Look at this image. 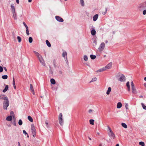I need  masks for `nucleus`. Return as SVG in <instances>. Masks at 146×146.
Returning <instances> with one entry per match:
<instances>
[{
    "mask_svg": "<svg viewBox=\"0 0 146 146\" xmlns=\"http://www.w3.org/2000/svg\"><path fill=\"white\" fill-rule=\"evenodd\" d=\"M108 127L109 130V132L108 133L109 136L111 139H114L115 137L114 134L109 126H108Z\"/></svg>",
    "mask_w": 146,
    "mask_h": 146,
    "instance_id": "f257e3e1",
    "label": "nucleus"
},
{
    "mask_svg": "<svg viewBox=\"0 0 146 146\" xmlns=\"http://www.w3.org/2000/svg\"><path fill=\"white\" fill-rule=\"evenodd\" d=\"M62 114L60 113L58 116V121L60 124L62 126H63L64 124V120L62 117Z\"/></svg>",
    "mask_w": 146,
    "mask_h": 146,
    "instance_id": "f03ea898",
    "label": "nucleus"
},
{
    "mask_svg": "<svg viewBox=\"0 0 146 146\" xmlns=\"http://www.w3.org/2000/svg\"><path fill=\"white\" fill-rule=\"evenodd\" d=\"M9 101H4L3 103V108L4 109L7 110V107L9 106Z\"/></svg>",
    "mask_w": 146,
    "mask_h": 146,
    "instance_id": "7ed1b4c3",
    "label": "nucleus"
},
{
    "mask_svg": "<svg viewBox=\"0 0 146 146\" xmlns=\"http://www.w3.org/2000/svg\"><path fill=\"white\" fill-rule=\"evenodd\" d=\"M105 48V43L104 42H102L100 44L98 49L100 52L102 51Z\"/></svg>",
    "mask_w": 146,
    "mask_h": 146,
    "instance_id": "20e7f679",
    "label": "nucleus"
},
{
    "mask_svg": "<svg viewBox=\"0 0 146 146\" xmlns=\"http://www.w3.org/2000/svg\"><path fill=\"white\" fill-rule=\"evenodd\" d=\"M37 58L40 63H41L43 66H45V64L41 55H40V56H39V57H37Z\"/></svg>",
    "mask_w": 146,
    "mask_h": 146,
    "instance_id": "39448f33",
    "label": "nucleus"
},
{
    "mask_svg": "<svg viewBox=\"0 0 146 146\" xmlns=\"http://www.w3.org/2000/svg\"><path fill=\"white\" fill-rule=\"evenodd\" d=\"M120 77L119 79V80L121 82L124 81L125 80V78L124 75L121 74L120 75Z\"/></svg>",
    "mask_w": 146,
    "mask_h": 146,
    "instance_id": "423d86ee",
    "label": "nucleus"
},
{
    "mask_svg": "<svg viewBox=\"0 0 146 146\" xmlns=\"http://www.w3.org/2000/svg\"><path fill=\"white\" fill-rule=\"evenodd\" d=\"M55 19L58 22H62L64 21L63 19L59 16H55Z\"/></svg>",
    "mask_w": 146,
    "mask_h": 146,
    "instance_id": "0eeeda50",
    "label": "nucleus"
},
{
    "mask_svg": "<svg viewBox=\"0 0 146 146\" xmlns=\"http://www.w3.org/2000/svg\"><path fill=\"white\" fill-rule=\"evenodd\" d=\"M112 62H111L107 64L105 67H104L106 70L107 69H110L112 65Z\"/></svg>",
    "mask_w": 146,
    "mask_h": 146,
    "instance_id": "6e6552de",
    "label": "nucleus"
},
{
    "mask_svg": "<svg viewBox=\"0 0 146 146\" xmlns=\"http://www.w3.org/2000/svg\"><path fill=\"white\" fill-rule=\"evenodd\" d=\"M0 100H8V99L6 96L4 95H0Z\"/></svg>",
    "mask_w": 146,
    "mask_h": 146,
    "instance_id": "1a4fd4ad",
    "label": "nucleus"
},
{
    "mask_svg": "<svg viewBox=\"0 0 146 146\" xmlns=\"http://www.w3.org/2000/svg\"><path fill=\"white\" fill-rule=\"evenodd\" d=\"M88 138L89 139L90 141H88V143H90V145H92L93 144L94 141V139H92L89 137H88Z\"/></svg>",
    "mask_w": 146,
    "mask_h": 146,
    "instance_id": "9d476101",
    "label": "nucleus"
},
{
    "mask_svg": "<svg viewBox=\"0 0 146 146\" xmlns=\"http://www.w3.org/2000/svg\"><path fill=\"white\" fill-rule=\"evenodd\" d=\"M31 130L32 133L36 132V129L33 124H32L31 125Z\"/></svg>",
    "mask_w": 146,
    "mask_h": 146,
    "instance_id": "9b49d317",
    "label": "nucleus"
},
{
    "mask_svg": "<svg viewBox=\"0 0 146 146\" xmlns=\"http://www.w3.org/2000/svg\"><path fill=\"white\" fill-rule=\"evenodd\" d=\"M13 15V17L15 20H17V17L16 12H12Z\"/></svg>",
    "mask_w": 146,
    "mask_h": 146,
    "instance_id": "f8f14e48",
    "label": "nucleus"
},
{
    "mask_svg": "<svg viewBox=\"0 0 146 146\" xmlns=\"http://www.w3.org/2000/svg\"><path fill=\"white\" fill-rule=\"evenodd\" d=\"M98 14H96L95 15L94 17H93V20L94 21H96L98 18Z\"/></svg>",
    "mask_w": 146,
    "mask_h": 146,
    "instance_id": "ddd939ff",
    "label": "nucleus"
},
{
    "mask_svg": "<svg viewBox=\"0 0 146 146\" xmlns=\"http://www.w3.org/2000/svg\"><path fill=\"white\" fill-rule=\"evenodd\" d=\"M132 92L133 94H136L137 93L136 90L135 89V86L131 88Z\"/></svg>",
    "mask_w": 146,
    "mask_h": 146,
    "instance_id": "4468645a",
    "label": "nucleus"
},
{
    "mask_svg": "<svg viewBox=\"0 0 146 146\" xmlns=\"http://www.w3.org/2000/svg\"><path fill=\"white\" fill-rule=\"evenodd\" d=\"M11 11L12 12H15V7L13 5V4H12L11 5Z\"/></svg>",
    "mask_w": 146,
    "mask_h": 146,
    "instance_id": "2eb2a0df",
    "label": "nucleus"
},
{
    "mask_svg": "<svg viewBox=\"0 0 146 146\" xmlns=\"http://www.w3.org/2000/svg\"><path fill=\"white\" fill-rule=\"evenodd\" d=\"M105 70H106L105 69L104 67L103 68H102L100 69L99 70H97L96 71V72H103V71H104Z\"/></svg>",
    "mask_w": 146,
    "mask_h": 146,
    "instance_id": "dca6fc26",
    "label": "nucleus"
},
{
    "mask_svg": "<svg viewBox=\"0 0 146 146\" xmlns=\"http://www.w3.org/2000/svg\"><path fill=\"white\" fill-rule=\"evenodd\" d=\"M9 88V86L8 85H5V88L3 90V92H6L7 90H8Z\"/></svg>",
    "mask_w": 146,
    "mask_h": 146,
    "instance_id": "f3484780",
    "label": "nucleus"
},
{
    "mask_svg": "<svg viewBox=\"0 0 146 146\" xmlns=\"http://www.w3.org/2000/svg\"><path fill=\"white\" fill-rule=\"evenodd\" d=\"M12 119V117L11 116H10L7 117L6 119V120L9 121H11Z\"/></svg>",
    "mask_w": 146,
    "mask_h": 146,
    "instance_id": "a211bd4d",
    "label": "nucleus"
},
{
    "mask_svg": "<svg viewBox=\"0 0 146 146\" xmlns=\"http://www.w3.org/2000/svg\"><path fill=\"white\" fill-rule=\"evenodd\" d=\"M141 7H142L144 8H146V1L143 3L140 6Z\"/></svg>",
    "mask_w": 146,
    "mask_h": 146,
    "instance_id": "6ab92c4d",
    "label": "nucleus"
},
{
    "mask_svg": "<svg viewBox=\"0 0 146 146\" xmlns=\"http://www.w3.org/2000/svg\"><path fill=\"white\" fill-rule=\"evenodd\" d=\"M46 44H47V46L48 47H50L51 46V45L50 42H49V41L48 40H46Z\"/></svg>",
    "mask_w": 146,
    "mask_h": 146,
    "instance_id": "aec40b11",
    "label": "nucleus"
},
{
    "mask_svg": "<svg viewBox=\"0 0 146 146\" xmlns=\"http://www.w3.org/2000/svg\"><path fill=\"white\" fill-rule=\"evenodd\" d=\"M122 106V104L121 102H118L117 104V108H120Z\"/></svg>",
    "mask_w": 146,
    "mask_h": 146,
    "instance_id": "412c9836",
    "label": "nucleus"
},
{
    "mask_svg": "<svg viewBox=\"0 0 146 146\" xmlns=\"http://www.w3.org/2000/svg\"><path fill=\"white\" fill-rule=\"evenodd\" d=\"M91 33L92 35H95L96 34V31L94 29L92 30L91 31Z\"/></svg>",
    "mask_w": 146,
    "mask_h": 146,
    "instance_id": "4be33fe9",
    "label": "nucleus"
},
{
    "mask_svg": "<svg viewBox=\"0 0 146 146\" xmlns=\"http://www.w3.org/2000/svg\"><path fill=\"white\" fill-rule=\"evenodd\" d=\"M50 82L51 84H56L55 80L53 78H52L50 80Z\"/></svg>",
    "mask_w": 146,
    "mask_h": 146,
    "instance_id": "5701e85b",
    "label": "nucleus"
},
{
    "mask_svg": "<svg viewBox=\"0 0 146 146\" xmlns=\"http://www.w3.org/2000/svg\"><path fill=\"white\" fill-rule=\"evenodd\" d=\"M111 88L110 87H109L108 88L107 91L106 92V94L107 95H108L110 94V92L111 91Z\"/></svg>",
    "mask_w": 146,
    "mask_h": 146,
    "instance_id": "b1692460",
    "label": "nucleus"
},
{
    "mask_svg": "<svg viewBox=\"0 0 146 146\" xmlns=\"http://www.w3.org/2000/svg\"><path fill=\"white\" fill-rule=\"evenodd\" d=\"M33 52L36 55L37 57H39V56H40V55H41L38 52L34 50L33 51Z\"/></svg>",
    "mask_w": 146,
    "mask_h": 146,
    "instance_id": "393cba45",
    "label": "nucleus"
},
{
    "mask_svg": "<svg viewBox=\"0 0 146 146\" xmlns=\"http://www.w3.org/2000/svg\"><path fill=\"white\" fill-rule=\"evenodd\" d=\"M33 52L36 55L37 57H39V56H40V55H41L38 52L34 50L33 51Z\"/></svg>",
    "mask_w": 146,
    "mask_h": 146,
    "instance_id": "a878e982",
    "label": "nucleus"
},
{
    "mask_svg": "<svg viewBox=\"0 0 146 146\" xmlns=\"http://www.w3.org/2000/svg\"><path fill=\"white\" fill-rule=\"evenodd\" d=\"M33 52L36 55L37 57H39V56H40V55H41L38 52L34 50L33 51Z\"/></svg>",
    "mask_w": 146,
    "mask_h": 146,
    "instance_id": "bb28decb",
    "label": "nucleus"
},
{
    "mask_svg": "<svg viewBox=\"0 0 146 146\" xmlns=\"http://www.w3.org/2000/svg\"><path fill=\"white\" fill-rule=\"evenodd\" d=\"M30 88L31 90L32 91L33 94H34V90L33 89V85H32L31 84H30Z\"/></svg>",
    "mask_w": 146,
    "mask_h": 146,
    "instance_id": "cd10ccee",
    "label": "nucleus"
},
{
    "mask_svg": "<svg viewBox=\"0 0 146 146\" xmlns=\"http://www.w3.org/2000/svg\"><path fill=\"white\" fill-rule=\"evenodd\" d=\"M90 57L91 59L94 60L96 58V55L91 54L90 55Z\"/></svg>",
    "mask_w": 146,
    "mask_h": 146,
    "instance_id": "c85d7f7f",
    "label": "nucleus"
},
{
    "mask_svg": "<svg viewBox=\"0 0 146 146\" xmlns=\"http://www.w3.org/2000/svg\"><path fill=\"white\" fill-rule=\"evenodd\" d=\"M62 55V56L64 58H65V56H67V53L65 51H63Z\"/></svg>",
    "mask_w": 146,
    "mask_h": 146,
    "instance_id": "c756f323",
    "label": "nucleus"
},
{
    "mask_svg": "<svg viewBox=\"0 0 146 146\" xmlns=\"http://www.w3.org/2000/svg\"><path fill=\"white\" fill-rule=\"evenodd\" d=\"M28 119L29 121L31 122H32L33 121V119L32 117L30 116H28Z\"/></svg>",
    "mask_w": 146,
    "mask_h": 146,
    "instance_id": "7c9ffc66",
    "label": "nucleus"
},
{
    "mask_svg": "<svg viewBox=\"0 0 146 146\" xmlns=\"http://www.w3.org/2000/svg\"><path fill=\"white\" fill-rule=\"evenodd\" d=\"M121 125L123 127L125 128H126L127 127V125L124 123H121Z\"/></svg>",
    "mask_w": 146,
    "mask_h": 146,
    "instance_id": "2f4dec72",
    "label": "nucleus"
},
{
    "mask_svg": "<svg viewBox=\"0 0 146 146\" xmlns=\"http://www.w3.org/2000/svg\"><path fill=\"white\" fill-rule=\"evenodd\" d=\"M90 123L92 125L94 124V120L92 119H91L89 121Z\"/></svg>",
    "mask_w": 146,
    "mask_h": 146,
    "instance_id": "473e14b6",
    "label": "nucleus"
},
{
    "mask_svg": "<svg viewBox=\"0 0 146 146\" xmlns=\"http://www.w3.org/2000/svg\"><path fill=\"white\" fill-rule=\"evenodd\" d=\"M8 78V76L7 75H3L2 76V78L4 79H6Z\"/></svg>",
    "mask_w": 146,
    "mask_h": 146,
    "instance_id": "72a5a7b5",
    "label": "nucleus"
},
{
    "mask_svg": "<svg viewBox=\"0 0 146 146\" xmlns=\"http://www.w3.org/2000/svg\"><path fill=\"white\" fill-rule=\"evenodd\" d=\"M33 38L31 37H30L29 38V41L30 43H31L33 42Z\"/></svg>",
    "mask_w": 146,
    "mask_h": 146,
    "instance_id": "f704fd0d",
    "label": "nucleus"
},
{
    "mask_svg": "<svg viewBox=\"0 0 146 146\" xmlns=\"http://www.w3.org/2000/svg\"><path fill=\"white\" fill-rule=\"evenodd\" d=\"M18 124L20 125H21L23 124V122L21 119H20L19 120Z\"/></svg>",
    "mask_w": 146,
    "mask_h": 146,
    "instance_id": "c9c22d12",
    "label": "nucleus"
},
{
    "mask_svg": "<svg viewBox=\"0 0 146 146\" xmlns=\"http://www.w3.org/2000/svg\"><path fill=\"white\" fill-rule=\"evenodd\" d=\"M17 39L18 40V41L19 42H20L21 41V39L20 36H17Z\"/></svg>",
    "mask_w": 146,
    "mask_h": 146,
    "instance_id": "e433bc0d",
    "label": "nucleus"
},
{
    "mask_svg": "<svg viewBox=\"0 0 146 146\" xmlns=\"http://www.w3.org/2000/svg\"><path fill=\"white\" fill-rule=\"evenodd\" d=\"M141 104L143 109L146 110V106L143 103H141Z\"/></svg>",
    "mask_w": 146,
    "mask_h": 146,
    "instance_id": "4c0bfd02",
    "label": "nucleus"
},
{
    "mask_svg": "<svg viewBox=\"0 0 146 146\" xmlns=\"http://www.w3.org/2000/svg\"><path fill=\"white\" fill-rule=\"evenodd\" d=\"M139 144L141 146H144L145 144L142 141H141L139 142Z\"/></svg>",
    "mask_w": 146,
    "mask_h": 146,
    "instance_id": "58836bf2",
    "label": "nucleus"
},
{
    "mask_svg": "<svg viewBox=\"0 0 146 146\" xmlns=\"http://www.w3.org/2000/svg\"><path fill=\"white\" fill-rule=\"evenodd\" d=\"M80 2L82 6H84V2L83 0H80Z\"/></svg>",
    "mask_w": 146,
    "mask_h": 146,
    "instance_id": "ea45409f",
    "label": "nucleus"
},
{
    "mask_svg": "<svg viewBox=\"0 0 146 146\" xmlns=\"http://www.w3.org/2000/svg\"><path fill=\"white\" fill-rule=\"evenodd\" d=\"M97 80V78H96V77H95L94 78H93L92 79V81H91L90 82H94V81H96Z\"/></svg>",
    "mask_w": 146,
    "mask_h": 146,
    "instance_id": "a19ab883",
    "label": "nucleus"
},
{
    "mask_svg": "<svg viewBox=\"0 0 146 146\" xmlns=\"http://www.w3.org/2000/svg\"><path fill=\"white\" fill-rule=\"evenodd\" d=\"M10 114L12 115V116H13V118H15V117H14V112L13 111H11V112H10Z\"/></svg>",
    "mask_w": 146,
    "mask_h": 146,
    "instance_id": "79ce46f5",
    "label": "nucleus"
},
{
    "mask_svg": "<svg viewBox=\"0 0 146 146\" xmlns=\"http://www.w3.org/2000/svg\"><path fill=\"white\" fill-rule=\"evenodd\" d=\"M84 59L85 60V61L87 60H88V57H87V56L86 55H84Z\"/></svg>",
    "mask_w": 146,
    "mask_h": 146,
    "instance_id": "37998d69",
    "label": "nucleus"
},
{
    "mask_svg": "<svg viewBox=\"0 0 146 146\" xmlns=\"http://www.w3.org/2000/svg\"><path fill=\"white\" fill-rule=\"evenodd\" d=\"M23 24L24 26L25 27L26 29L28 28V27L27 26L25 22H23Z\"/></svg>",
    "mask_w": 146,
    "mask_h": 146,
    "instance_id": "c03bdc74",
    "label": "nucleus"
},
{
    "mask_svg": "<svg viewBox=\"0 0 146 146\" xmlns=\"http://www.w3.org/2000/svg\"><path fill=\"white\" fill-rule=\"evenodd\" d=\"M26 29V33L27 35H29V31L28 28Z\"/></svg>",
    "mask_w": 146,
    "mask_h": 146,
    "instance_id": "a18cd8bd",
    "label": "nucleus"
},
{
    "mask_svg": "<svg viewBox=\"0 0 146 146\" xmlns=\"http://www.w3.org/2000/svg\"><path fill=\"white\" fill-rule=\"evenodd\" d=\"M126 86L127 87H130L129 85V82H127L126 83Z\"/></svg>",
    "mask_w": 146,
    "mask_h": 146,
    "instance_id": "49530a36",
    "label": "nucleus"
},
{
    "mask_svg": "<svg viewBox=\"0 0 146 146\" xmlns=\"http://www.w3.org/2000/svg\"><path fill=\"white\" fill-rule=\"evenodd\" d=\"M13 86L15 85V80L14 77H13Z\"/></svg>",
    "mask_w": 146,
    "mask_h": 146,
    "instance_id": "de8ad7c7",
    "label": "nucleus"
},
{
    "mask_svg": "<svg viewBox=\"0 0 146 146\" xmlns=\"http://www.w3.org/2000/svg\"><path fill=\"white\" fill-rule=\"evenodd\" d=\"M3 68L1 66H0V72H3Z\"/></svg>",
    "mask_w": 146,
    "mask_h": 146,
    "instance_id": "09e8293b",
    "label": "nucleus"
},
{
    "mask_svg": "<svg viewBox=\"0 0 146 146\" xmlns=\"http://www.w3.org/2000/svg\"><path fill=\"white\" fill-rule=\"evenodd\" d=\"M131 88L132 87H134V84H133V81H131Z\"/></svg>",
    "mask_w": 146,
    "mask_h": 146,
    "instance_id": "8fccbe9b",
    "label": "nucleus"
},
{
    "mask_svg": "<svg viewBox=\"0 0 146 146\" xmlns=\"http://www.w3.org/2000/svg\"><path fill=\"white\" fill-rule=\"evenodd\" d=\"M93 111H94L93 110L90 109L89 110L88 112L90 113H93Z\"/></svg>",
    "mask_w": 146,
    "mask_h": 146,
    "instance_id": "3c124183",
    "label": "nucleus"
},
{
    "mask_svg": "<svg viewBox=\"0 0 146 146\" xmlns=\"http://www.w3.org/2000/svg\"><path fill=\"white\" fill-rule=\"evenodd\" d=\"M15 118H14V122H13V124L15 126H16V122H15Z\"/></svg>",
    "mask_w": 146,
    "mask_h": 146,
    "instance_id": "603ef678",
    "label": "nucleus"
},
{
    "mask_svg": "<svg viewBox=\"0 0 146 146\" xmlns=\"http://www.w3.org/2000/svg\"><path fill=\"white\" fill-rule=\"evenodd\" d=\"M107 8H106V11H105L104 12H103L102 13V14L103 15H105V14L106 13H107Z\"/></svg>",
    "mask_w": 146,
    "mask_h": 146,
    "instance_id": "864d4df0",
    "label": "nucleus"
},
{
    "mask_svg": "<svg viewBox=\"0 0 146 146\" xmlns=\"http://www.w3.org/2000/svg\"><path fill=\"white\" fill-rule=\"evenodd\" d=\"M45 124H46V126L47 127H48V122L47 121H46L45 122Z\"/></svg>",
    "mask_w": 146,
    "mask_h": 146,
    "instance_id": "5fc2aeb1",
    "label": "nucleus"
},
{
    "mask_svg": "<svg viewBox=\"0 0 146 146\" xmlns=\"http://www.w3.org/2000/svg\"><path fill=\"white\" fill-rule=\"evenodd\" d=\"M23 133L24 134H25V135H27V133L26 132V131L25 130H23Z\"/></svg>",
    "mask_w": 146,
    "mask_h": 146,
    "instance_id": "6e6d98bb",
    "label": "nucleus"
},
{
    "mask_svg": "<svg viewBox=\"0 0 146 146\" xmlns=\"http://www.w3.org/2000/svg\"><path fill=\"white\" fill-rule=\"evenodd\" d=\"M143 14L144 15H145L146 14V9L144 10L143 12Z\"/></svg>",
    "mask_w": 146,
    "mask_h": 146,
    "instance_id": "4d7b16f0",
    "label": "nucleus"
},
{
    "mask_svg": "<svg viewBox=\"0 0 146 146\" xmlns=\"http://www.w3.org/2000/svg\"><path fill=\"white\" fill-rule=\"evenodd\" d=\"M50 73H51V74H52L53 73V72L52 71V70L51 69V67L50 66Z\"/></svg>",
    "mask_w": 146,
    "mask_h": 146,
    "instance_id": "13d9d810",
    "label": "nucleus"
},
{
    "mask_svg": "<svg viewBox=\"0 0 146 146\" xmlns=\"http://www.w3.org/2000/svg\"><path fill=\"white\" fill-rule=\"evenodd\" d=\"M33 133V137H35L36 136V132L33 133Z\"/></svg>",
    "mask_w": 146,
    "mask_h": 146,
    "instance_id": "bf43d9fd",
    "label": "nucleus"
},
{
    "mask_svg": "<svg viewBox=\"0 0 146 146\" xmlns=\"http://www.w3.org/2000/svg\"><path fill=\"white\" fill-rule=\"evenodd\" d=\"M127 106H128V104H125V107L126 109H127L128 108V107H127Z\"/></svg>",
    "mask_w": 146,
    "mask_h": 146,
    "instance_id": "052dcab7",
    "label": "nucleus"
},
{
    "mask_svg": "<svg viewBox=\"0 0 146 146\" xmlns=\"http://www.w3.org/2000/svg\"><path fill=\"white\" fill-rule=\"evenodd\" d=\"M3 68L4 69V70L6 71H7V69L5 67H3Z\"/></svg>",
    "mask_w": 146,
    "mask_h": 146,
    "instance_id": "680f3d73",
    "label": "nucleus"
},
{
    "mask_svg": "<svg viewBox=\"0 0 146 146\" xmlns=\"http://www.w3.org/2000/svg\"><path fill=\"white\" fill-rule=\"evenodd\" d=\"M16 1L17 3H18V4L19 3V0H16Z\"/></svg>",
    "mask_w": 146,
    "mask_h": 146,
    "instance_id": "e2e57ef3",
    "label": "nucleus"
},
{
    "mask_svg": "<svg viewBox=\"0 0 146 146\" xmlns=\"http://www.w3.org/2000/svg\"><path fill=\"white\" fill-rule=\"evenodd\" d=\"M65 60L66 61H67V60H68L67 56H66V58H65Z\"/></svg>",
    "mask_w": 146,
    "mask_h": 146,
    "instance_id": "0e129e2a",
    "label": "nucleus"
},
{
    "mask_svg": "<svg viewBox=\"0 0 146 146\" xmlns=\"http://www.w3.org/2000/svg\"><path fill=\"white\" fill-rule=\"evenodd\" d=\"M127 88H128V91H130V87H127Z\"/></svg>",
    "mask_w": 146,
    "mask_h": 146,
    "instance_id": "69168bd1",
    "label": "nucleus"
},
{
    "mask_svg": "<svg viewBox=\"0 0 146 146\" xmlns=\"http://www.w3.org/2000/svg\"><path fill=\"white\" fill-rule=\"evenodd\" d=\"M18 146H21L20 143L19 142H18Z\"/></svg>",
    "mask_w": 146,
    "mask_h": 146,
    "instance_id": "338daca9",
    "label": "nucleus"
},
{
    "mask_svg": "<svg viewBox=\"0 0 146 146\" xmlns=\"http://www.w3.org/2000/svg\"><path fill=\"white\" fill-rule=\"evenodd\" d=\"M144 80L146 82V77L144 78Z\"/></svg>",
    "mask_w": 146,
    "mask_h": 146,
    "instance_id": "774afa93",
    "label": "nucleus"
}]
</instances>
